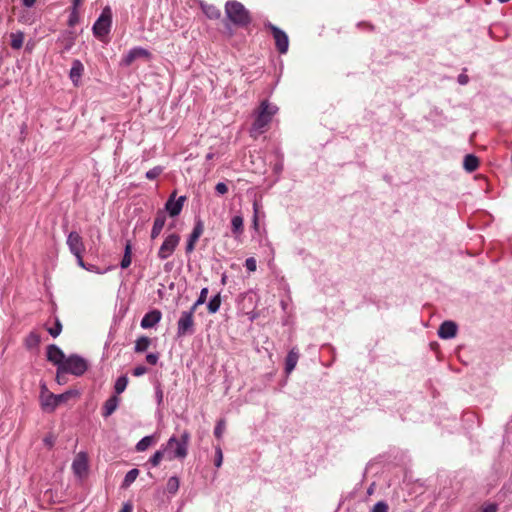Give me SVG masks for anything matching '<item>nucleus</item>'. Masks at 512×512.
Here are the masks:
<instances>
[{
  "mask_svg": "<svg viewBox=\"0 0 512 512\" xmlns=\"http://www.w3.org/2000/svg\"><path fill=\"white\" fill-rule=\"evenodd\" d=\"M276 112L277 107L272 105L268 100L261 102L252 123V129L250 130L252 137L256 138L266 132Z\"/></svg>",
  "mask_w": 512,
  "mask_h": 512,
  "instance_id": "nucleus-1",
  "label": "nucleus"
},
{
  "mask_svg": "<svg viewBox=\"0 0 512 512\" xmlns=\"http://www.w3.org/2000/svg\"><path fill=\"white\" fill-rule=\"evenodd\" d=\"M79 395L77 390H68L65 393L56 395L43 386L40 395L41 406L46 412H54L58 405L67 403L70 399H76Z\"/></svg>",
  "mask_w": 512,
  "mask_h": 512,
  "instance_id": "nucleus-2",
  "label": "nucleus"
},
{
  "mask_svg": "<svg viewBox=\"0 0 512 512\" xmlns=\"http://www.w3.org/2000/svg\"><path fill=\"white\" fill-rule=\"evenodd\" d=\"M225 13L233 25L247 27L251 22V14L243 4L237 0H229L225 5Z\"/></svg>",
  "mask_w": 512,
  "mask_h": 512,
  "instance_id": "nucleus-3",
  "label": "nucleus"
},
{
  "mask_svg": "<svg viewBox=\"0 0 512 512\" xmlns=\"http://www.w3.org/2000/svg\"><path fill=\"white\" fill-rule=\"evenodd\" d=\"M190 438L191 435L187 431H185L179 439L174 436L170 437L169 441L165 446V451L167 452L168 459L172 460L174 458H186L188 455V446Z\"/></svg>",
  "mask_w": 512,
  "mask_h": 512,
  "instance_id": "nucleus-4",
  "label": "nucleus"
},
{
  "mask_svg": "<svg viewBox=\"0 0 512 512\" xmlns=\"http://www.w3.org/2000/svg\"><path fill=\"white\" fill-rule=\"evenodd\" d=\"M111 22V9L109 7H106L103 9L101 15L93 24V34L98 38H102L108 35V33L111 31Z\"/></svg>",
  "mask_w": 512,
  "mask_h": 512,
  "instance_id": "nucleus-5",
  "label": "nucleus"
},
{
  "mask_svg": "<svg viewBox=\"0 0 512 512\" xmlns=\"http://www.w3.org/2000/svg\"><path fill=\"white\" fill-rule=\"evenodd\" d=\"M193 308L183 311L177 322V336L192 335L194 333V314Z\"/></svg>",
  "mask_w": 512,
  "mask_h": 512,
  "instance_id": "nucleus-6",
  "label": "nucleus"
},
{
  "mask_svg": "<svg viewBox=\"0 0 512 512\" xmlns=\"http://www.w3.org/2000/svg\"><path fill=\"white\" fill-rule=\"evenodd\" d=\"M61 365L68 373L76 376L83 375L88 369L86 360L77 355H71Z\"/></svg>",
  "mask_w": 512,
  "mask_h": 512,
  "instance_id": "nucleus-7",
  "label": "nucleus"
},
{
  "mask_svg": "<svg viewBox=\"0 0 512 512\" xmlns=\"http://www.w3.org/2000/svg\"><path fill=\"white\" fill-rule=\"evenodd\" d=\"M267 29H269L272 32L273 39L275 41V47L276 50L280 54H285L288 52L289 49V37L288 35L274 26V24H268Z\"/></svg>",
  "mask_w": 512,
  "mask_h": 512,
  "instance_id": "nucleus-8",
  "label": "nucleus"
},
{
  "mask_svg": "<svg viewBox=\"0 0 512 512\" xmlns=\"http://www.w3.org/2000/svg\"><path fill=\"white\" fill-rule=\"evenodd\" d=\"M180 242V236L177 233L169 234L158 250V257L160 259H168L176 249Z\"/></svg>",
  "mask_w": 512,
  "mask_h": 512,
  "instance_id": "nucleus-9",
  "label": "nucleus"
},
{
  "mask_svg": "<svg viewBox=\"0 0 512 512\" xmlns=\"http://www.w3.org/2000/svg\"><path fill=\"white\" fill-rule=\"evenodd\" d=\"M73 473L79 477L83 478L88 474L89 469V458L88 455L84 452L78 453L73 462H72Z\"/></svg>",
  "mask_w": 512,
  "mask_h": 512,
  "instance_id": "nucleus-10",
  "label": "nucleus"
},
{
  "mask_svg": "<svg viewBox=\"0 0 512 512\" xmlns=\"http://www.w3.org/2000/svg\"><path fill=\"white\" fill-rule=\"evenodd\" d=\"M68 248L73 255H79L86 250L82 236L77 231H71L67 239Z\"/></svg>",
  "mask_w": 512,
  "mask_h": 512,
  "instance_id": "nucleus-11",
  "label": "nucleus"
},
{
  "mask_svg": "<svg viewBox=\"0 0 512 512\" xmlns=\"http://www.w3.org/2000/svg\"><path fill=\"white\" fill-rule=\"evenodd\" d=\"M175 197L176 191H173L167 203L165 204V209L170 217H176V215L181 212L184 202L186 201L185 196L179 197L177 200H175Z\"/></svg>",
  "mask_w": 512,
  "mask_h": 512,
  "instance_id": "nucleus-12",
  "label": "nucleus"
},
{
  "mask_svg": "<svg viewBox=\"0 0 512 512\" xmlns=\"http://www.w3.org/2000/svg\"><path fill=\"white\" fill-rule=\"evenodd\" d=\"M166 219H167V217H166L165 211L158 210L156 212L153 226H152L151 232H150L151 240H155L156 237H158L160 235L161 231L163 230V227L165 226Z\"/></svg>",
  "mask_w": 512,
  "mask_h": 512,
  "instance_id": "nucleus-13",
  "label": "nucleus"
},
{
  "mask_svg": "<svg viewBox=\"0 0 512 512\" xmlns=\"http://www.w3.org/2000/svg\"><path fill=\"white\" fill-rule=\"evenodd\" d=\"M151 56V53L143 48H134L128 52L127 55H125L122 60L121 64L125 67H130V65L137 59V58H149Z\"/></svg>",
  "mask_w": 512,
  "mask_h": 512,
  "instance_id": "nucleus-14",
  "label": "nucleus"
},
{
  "mask_svg": "<svg viewBox=\"0 0 512 512\" xmlns=\"http://www.w3.org/2000/svg\"><path fill=\"white\" fill-rule=\"evenodd\" d=\"M457 332V326L452 320H446L442 322L438 329V336L443 339H449L455 337Z\"/></svg>",
  "mask_w": 512,
  "mask_h": 512,
  "instance_id": "nucleus-15",
  "label": "nucleus"
},
{
  "mask_svg": "<svg viewBox=\"0 0 512 512\" xmlns=\"http://www.w3.org/2000/svg\"><path fill=\"white\" fill-rule=\"evenodd\" d=\"M47 357L48 361L52 362L54 365H58V367H60L66 360L63 351L55 345H50L48 347Z\"/></svg>",
  "mask_w": 512,
  "mask_h": 512,
  "instance_id": "nucleus-16",
  "label": "nucleus"
},
{
  "mask_svg": "<svg viewBox=\"0 0 512 512\" xmlns=\"http://www.w3.org/2000/svg\"><path fill=\"white\" fill-rule=\"evenodd\" d=\"M162 313L159 310H152L144 315L141 320V327L143 329H149L156 325L160 321Z\"/></svg>",
  "mask_w": 512,
  "mask_h": 512,
  "instance_id": "nucleus-17",
  "label": "nucleus"
},
{
  "mask_svg": "<svg viewBox=\"0 0 512 512\" xmlns=\"http://www.w3.org/2000/svg\"><path fill=\"white\" fill-rule=\"evenodd\" d=\"M76 34L72 31L63 32L57 39V42L63 47L61 53L68 52L74 45Z\"/></svg>",
  "mask_w": 512,
  "mask_h": 512,
  "instance_id": "nucleus-18",
  "label": "nucleus"
},
{
  "mask_svg": "<svg viewBox=\"0 0 512 512\" xmlns=\"http://www.w3.org/2000/svg\"><path fill=\"white\" fill-rule=\"evenodd\" d=\"M203 224L201 222L196 223L192 232L190 233V237L186 246V252L191 253L194 250L195 244L203 233Z\"/></svg>",
  "mask_w": 512,
  "mask_h": 512,
  "instance_id": "nucleus-19",
  "label": "nucleus"
},
{
  "mask_svg": "<svg viewBox=\"0 0 512 512\" xmlns=\"http://www.w3.org/2000/svg\"><path fill=\"white\" fill-rule=\"evenodd\" d=\"M83 63L79 59H74L72 61L71 69H70V79L74 85H78L83 73H84Z\"/></svg>",
  "mask_w": 512,
  "mask_h": 512,
  "instance_id": "nucleus-20",
  "label": "nucleus"
},
{
  "mask_svg": "<svg viewBox=\"0 0 512 512\" xmlns=\"http://www.w3.org/2000/svg\"><path fill=\"white\" fill-rule=\"evenodd\" d=\"M119 398L116 395L110 396L109 399H107L103 405L102 409V415L103 417H109L111 416L117 409V406L119 404Z\"/></svg>",
  "mask_w": 512,
  "mask_h": 512,
  "instance_id": "nucleus-21",
  "label": "nucleus"
},
{
  "mask_svg": "<svg viewBox=\"0 0 512 512\" xmlns=\"http://www.w3.org/2000/svg\"><path fill=\"white\" fill-rule=\"evenodd\" d=\"M10 47L13 50H20L23 47L25 34L22 31H17L9 34Z\"/></svg>",
  "mask_w": 512,
  "mask_h": 512,
  "instance_id": "nucleus-22",
  "label": "nucleus"
},
{
  "mask_svg": "<svg viewBox=\"0 0 512 512\" xmlns=\"http://www.w3.org/2000/svg\"><path fill=\"white\" fill-rule=\"evenodd\" d=\"M298 358H299V354L296 351V349H292L288 353V355L286 357V361H285V371L287 374H290L293 372L294 368L297 365Z\"/></svg>",
  "mask_w": 512,
  "mask_h": 512,
  "instance_id": "nucleus-23",
  "label": "nucleus"
},
{
  "mask_svg": "<svg viewBox=\"0 0 512 512\" xmlns=\"http://www.w3.org/2000/svg\"><path fill=\"white\" fill-rule=\"evenodd\" d=\"M151 345V338L148 336H141L135 341L134 351L136 353H143L148 350Z\"/></svg>",
  "mask_w": 512,
  "mask_h": 512,
  "instance_id": "nucleus-24",
  "label": "nucleus"
},
{
  "mask_svg": "<svg viewBox=\"0 0 512 512\" xmlns=\"http://www.w3.org/2000/svg\"><path fill=\"white\" fill-rule=\"evenodd\" d=\"M202 11L210 19H219L221 11L214 5L203 4L201 5Z\"/></svg>",
  "mask_w": 512,
  "mask_h": 512,
  "instance_id": "nucleus-25",
  "label": "nucleus"
},
{
  "mask_svg": "<svg viewBox=\"0 0 512 512\" xmlns=\"http://www.w3.org/2000/svg\"><path fill=\"white\" fill-rule=\"evenodd\" d=\"M244 231V220L241 216H234L232 219V233L234 237L242 234Z\"/></svg>",
  "mask_w": 512,
  "mask_h": 512,
  "instance_id": "nucleus-26",
  "label": "nucleus"
},
{
  "mask_svg": "<svg viewBox=\"0 0 512 512\" xmlns=\"http://www.w3.org/2000/svg\"><path fill=\"white\" fill-rule=\"evenodd\" d=\"M138 475H139V470L137 468L130 469L126 474L121 487L128 488L129 486H131L133 484V482L136 480V478L138 477Z\"/></svg>",
  "mask_w": 512,
  "mask_h": 512,
  "instance_id": "nucleus-27",
  "label": "nucleus"
},
{
  "mask_svg": "<svg viewBox=\"0 0 512 512\" xmlns=\"http://www.w3.org/2000/svg\"><path fill=\"white\" fill-rule=\"evenodd\" d=\"M478 165H479V160L477 157H475L474 155L465 156L463 166L467 171H469V172L475 171V169H477Z\"/></svg>",
  "mask_w": 512,
  "mask_h": 512,
  "instance_id": "nucleus-28",
  "label": "nucleus"
},
{
  "mask_svg": "<svg viewBox=\"0 0 512 512\" xmlns=\"http://www.w3.org/2000/svg\"><path fill=\"white\" fill-rule=\"evenodd\" d=\"M128 382H129V379L126 375L120 376L114 384L115 393L116 394L123 393L127 388Z\"/></svg>",
  "mask_w": 512,
  "mask_h": 512,
  "instance_id": "nucleus-29",
  "label": "nucleus"
},
{
  "mask_svg": "<svg viewBox=\"0 0 512 512\" xmlns=\"http://www.w3.org/2000/svg\"><path fill=\"white\" fill-rule=\"evenodd\" d=\"M121 268L127 269L131 266V242L128 241L125 246V253L121 261Z\"/></svg>",
  "mask_w": 512,
  "mask_h": 512,
  "instance_id": "nucleus-30",
  "label": "nucleus"
},
{
  "mask_svg": "<svg viewBox=\"0 0 512 512\" xmlns=\"http://www.w3.org/2000/svg\"><path fill=\"white\" fill-rule=\"evenodd\" d=\"M154 442L153 436H146L142 438L137 444H136V451L137 452H144L151 446V444Z\"/></svg>",
  "mask_w": 512,
  "mask_h": 512,
  "instance_id": "nucleus-31",
  "label": "nucleus"
},
{
  "mask_svg": "<svg viewBox=\"0 0 512 512\" xmlns=\"http://www.w3.org/2000/svg\"><path fill=\"white\" fill-rule=\"evenodd\" d=\"M221 305V297L220 294H216L213 296V298H210L209 304H208V311L210 314L216 313Z\"/></svg>",
  "mask_w": 512,
  "mask_h": 512,
  "instance_id": "nucleus-32",
  "label": "nucleus"
},
{
  "mask_svg": "<svg viewBox=\"0 0 512 512\" xmlns=\"http://www.w3.org/2000/svg\"><path fill=\"white\" fill-rule=\"evenodd\" d=\"M40 341H41L40 335L35 332H30L28 334L27 338L25 339L26 346L29 349L37 347L38 344L40 343Z\"/></svg>",
  "mask_w": 512,
  "mask_h": 512,
  "instance_id": "nucleus-33",
  "label": "nucleus"
},
{
  "mask_svg": "<svg viewBox=\"0 0 512 512\" xmlns=\"http://www.w3.org/2000/svg\"><path fill=\"white\" fill-rule=\"evenodd\" d=\"M208 293H209V289L208 288H203L200 291V294H199V297L197 298V301L190 307V308H192V311H196L199 306H201V305L206 303L207 297H208Z\"/></svg>",
  "mask_w": 512,
  "mask_h": 512,
  "instance_id": "nucleus-34",
  "label": "nucleus"
},
{
  "mask_svg": "<svg viewBox=\"0 0 512 512\" xmlns=\"http://www.w3.org/2000/svg\"><path fill=\"white\" fill-rule=\"evenodd\" d=\"M225 431H226V421H225V419L218 420L216 425H215V427H214V436L217 439H220Z\"/></svg>",
  "mask_w": 512,
  "mask_h": 512,
  "instance_id": "nucleus-35",
  "label": "nucleus"
},
{
  "mask_svg": "<svg viewBox=\"0 0 512 512\" xmlns=\"http://www.w3.org/2000/svg\"><path fill=\"white\" fill-rule=\"evenodd\" d=\"M163 172L162 166H155L146 172V177L149 180H154L161 175Z\"/></svg>",
  "mask_w": 512,
  "mask_h": 512,
  "instance_id": "nucleus-36",
  "label": "nucleus"
},
{
  "mask_svg": "<svg viewBox=\"0 0 512 512\" xmlns=\"http://www.w3.org/2000/svg\"><path fill=\"white\" fill-rule=\"evenodd\" d=\"M179 484V479L177 477H170L167 481V490L170 493H177Z\"/></svg>",
  "mask_w": 512,
  "mask_h": 512,
  "instance_id": "nucleus-37",
  "label": "nucleus"
},
{
  "mask_svg": "<svg viewBox=\"0 0 512 512\" xmlns=\"http://www.w3.org/2000/svg\"><path fill=\"white\" fill-rule=\"evenodd\" d=\"M165 454H167V452L165 451V448L160 451H157L154 453V455L152 456V458L150 459V462L153 466H157L160 464L161 460L165 457Z\"/></svg>",
  "mask_w": 512,
  "mask_h": 512,
  "instance_id": "nucleus-38",
  "label": "nucleus"
},
{
  "mask_svg": "<svg viewBox=\"0 0 512 512\" xmlns=\"http://www.w3.org/2000/svg\"><path fill=\"white\" fill-rule=\"evenodd\" d=\"M79 22V12L78 9L72 8L70 12V17H68V25L70 27H74Z\"/></svg>",
  "mask_w": 512,
  "mask_h": 512,
  "instance_id": "nucleus-39",
  "label": "nucleus"
},
{
  "mask_svg": "<svg viewBox=\"0 0 512 512\" xmlns=\"http://www.w3.org/2000/svg\"><path fill=\"white\" fill-rule=\"evenodd\" d=\"M62 331V324L59 319H56L54 327L48 328V332L52 337H57Z\"/></svg>",
  "mask_w": 512,
  "mask_h": 512,
  "instance_id": "nucleus-40",
  "label": "nucleus"
},
{
  "mask_svg": "<svg viewBox=\"0 0 512 512\" xmlns=\"http://www.w3.org/2000/svg\"><path fill=\"white\" fill-rule=\"evenodd\" d=\"M67 373L68 372L66 370H64L62 366L58 367L57 374H56V381L59 384L66 383L67 382V378H66Z\"/></svg>",
  "mask_w": 512,
  "mask_h": 512,
  "instance_id": "nucleus-41",
  "label": "nucleus"
},
{
  "mask_svg": "<svg viewBox=\"0 0 512 512\" xmlns=\"http://www.w3.org/2000/svg\"><path fill=\"white\" fill-rule=\"evenodd\" d=\"M389 506L383 501H379L372 507V512H388Z\"/></svg>",
  "mask_w": 512,
  "mask_h": 512,
  "instance_id": "nucleus-42",
  "label": "nucleus"
},
{
  "mask_svg": "<svg viewBox=\"0 0 512 512\" xmlns=\"http://www.w3.org/2000/svg\"><path fill=\"white\" fill-rule=\"evenodd\" d=\"M223 461V453L220 446L215 448V466L220 467Z\"/></svg>",
  "mask_w": 512,
  "mask_h": 512,
  "instance_id": "nucleus-43",
  "label": "nucleus"
},
{
  "mask_svg": "<svg viewBox=\"0 0 512 512\" xmlns=\"http://www.w3.org/2000/svg\"><path fill=\"white\" fill-rule=\"evenodd\" d=\"M215 190L219 195H225L228 192V186L223 182H219L216 184Z\"/></svg>",
  "mask_w": 512,
  "mask_h": 512,
  "instance_id": "nucleus-44",
  "label": "nucleus"
},
{
  "mask_svg": "<svg viewBox=\"0 0 512 512\" xmlns=\"http://www.w3.org/2000/svg\"><path fill=\"white\" fill-rule=\"evenodd\" d=\"M245 267L250 271L253 272L256 270V260L254 258H248L245 261Z\"/></svg>",
  "mask_w": 512,
  "mask_h": 512,
  "instance_id": "nucleus-45",
  "label": "nucleus"
},
{
  "mask_svg": "<svg viewBox=\"0 0 512 512\" xmlns=\"http://www.w3.org/2000/svg\"><path fill=\"white\" fill-rule=\"evenodd\" d=\"M147 371H148V370H147V368H146V367H144V366H137V367H135V368L133 369L132 374H133L134 376H137V377H138V376H142V375L146 374V373H147Z\"/></svg>",
  "mask_w": 512,
  "mask_h": 512,
  "instance_id": "nucleus-46",
  "label": "nucleus"
},
{
  "mask_svg": "<svg viewBox=\"0 0 512 512\" xmlns=\"http://www.w3.org/2000/svg\"><path fill=\"white\" fill-rule=\"evenodd\" d=\"M158 358V355L154 353H150L146 356V360L147 362H149L150 365H156Z\"/></svg>",
  "mask_w": 512,
  "mask_h": 512,
  "instance_id": "nucleus-47",
  "label": "nucleus"
},
{
  "mask_svg": "<svg viewBox=\"0 0 512 512\" xmlns=\"http://www.w3.org/2000/svg\"><path fill=\"white\" fill-rule=\"evenodd\" d=\"M74 256L77 260V264L82 268H86V265L83 261V253H79V255H74Z\"/></svg>",
  "mask_w": 512,
  "mask_h": 512,
  "instance_id": "nucleus-48",
  "label": "nucleus"
},
{
  "mask_svg": "<svg viewBox=\"0 0 512 512\" xmlns=\"http://www.w3.org/2000/svg\"><path fill=\"white\" fill-rule=\"evenodd\" d=\"M458 82L462 85L467 84L469 82V77L462 73L458 76Z\"/></svg>",
  "mask_w": 512,
  "mask_h": 512,
  "instance_id": "nucleus-49",
  "label": "nucleus"
},
{
  "mask_svg": "<svg viewBox=\"0 0 512 512\" xmlns=\"http://www.w3.org/2000/svg\"><path fill=\"white\" fill-rule=\"evenodd\" d=\"M481 512H497V505L489 504Z\"/></svg>",
  "mask_w": 512,
  "mask_h": 512,
  "instance_id": "nucleus-50",
  "label": "nucleus"
},
{
  "mask_svg": "<svg viewBox=\"0 0 512 512\" xmlns=\"http://www.w3.org/2000/svg\"><path fill=\"white\" fill-rule=\"evenodd\" d=\"M35 1L36 0H22L23 5L28 8L32 7Z\"/></svg>",
  "mask_w": 512,
  "mask_h": 512,
  "instance_id": "nucleus-51",
  "label": "nucleus"
},
{
  "mask_svg": "<svg viewBox=\"0 0 512 512\" xmlns=\"http://www.w3.org/2000/svg\"><path fill=\"white\" fill-rule=\"evenodd\" d=\"M81 1L82 0H73V7L72 8L78 9V7L80 6Z\"/></svg>",
  "mask_w": 512,
  "mask_h": 512,
  "instance_id": "nucleus-52",
  "label": "nucleus"
},
{
  "mask_svg": "<svg viewBox=\"0 0 512 512\" xmlns=\"http://www.w3.org/2000/svg\"><path fill=\"white\" fill-rule=\"evenodd\" d=\"M120 512H131V506L125 505Z\"/></svg>",
  "mask_w": 512,
  "mask_h": 512,
  "instance_id": "nucleus-53",
  "label": "nucleus"
},
{
  "mask_svg": "<svg viewBox=\"0 0 512 512\" xmlns=\"http://www.w3.org/2000/svg\"><path fill=\"white\" fill-rule=\"evenodd\" d=\"M32 48H33L32 44H31V45H29V43H28V44H27V50L30 52V51L32 50Z\"/></svg>",
  "mask_w": 512,
  "mask_h": 512,
  "instance_id": "nucleus-54",
  "label": "nucleus"
},
{
  "mask_svg": "<svg viewBox=\"0 0 512 512\" xmlns=\"http://www.w3.org/2000/svg\"><path fill=\"white\" fill-rule=\"evenodd\" d=\"M207 159H213V154H209V155L207 156Z\"/></svg>",
  "mask_w": 512,
  "mask_h": 512,
  "instance_id": "nucleus-55",
  "label": "nucleus"
},
{
  "mask_svg": "<svg viewBox=\"0 0 512 512\" xmlns=\"http://www.w3.org/2000/svg\"><path fill=\"white\" fill-rule=\"evenodd\" d=\"M500 3H507L509 0H498Z\"/></svg>",
  "mask_w": 512,
  "mask_h": 512,
  "instance_id": "nucleus-56",
  "label": "nucleus"
}]
</instances>
